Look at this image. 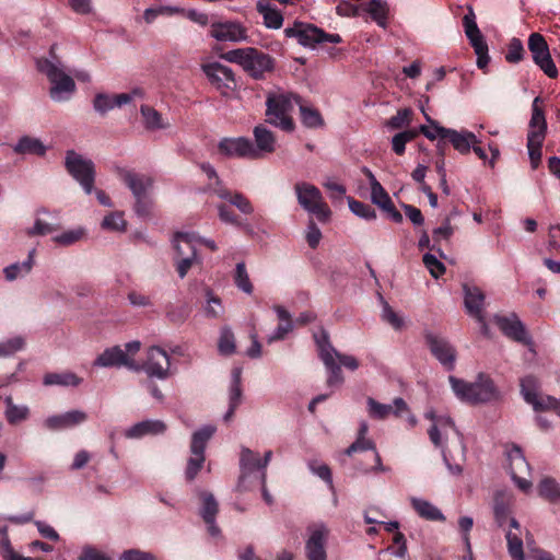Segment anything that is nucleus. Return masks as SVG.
Returning <instances> with one entry per match:
<instances>
[{
  "label": "nucleus",
  "instance_id": "53",
  "mask_svg": "<svg viewBox=\"0 0 560 560\" xmlns=\"http://www.w3.org/2000/svg\"><path fill=\"white\" fill-rule=\"evenodd\" d=\"M366 405H368L369 416L374 418V419H385L393 411V406L392 405H389V404H381V402L376 401L372 397H369L366 399Z\"/></svg>",
  "mask_w": 560,
  "mask_h": 560
},
{
  "label": "nucleus",
  "instance_id": "52",
  "mask_svg": "<svg viewBox=\"0 0 560 560\" xmlns=\"http://www.w3.org/2000/svg\"><path fill=\"white\" fill-rule=\"evenodd\" d=\"M25 346V340L21 336H15L0 341V358L11 357L21 351Z\"/></svg>",
  "mask_w": 560,
  "mask_h": 560
},
{
  "label": "nucleus",
  "instance_id": "22",
  "mask_svg": "<svg viewBox=\"0 0 560 560\" xmlns=\"http://www.w3.org/2000/svg\"><path fill=\"white\" fill-rule=\"evenodd\" d=\"M425 418L432 421V425L430 427L428 434L430 441L436 447H444L443 438H447L450 431H454L456 434H459L453 420L447 416H435L433 411H429L425 413Z\"/></svg>",
  "mask_w": 560,
  "mask_h": 560
},
{
  "label": "nucleus",
  "instance_id": "34",
  "mask_svg": "<svg viewBox=\"0 0 560 560\" xmlns=\"http://www.w3.org/2000/svg\"><path fill=\"white\" fill-rule=\"evenodd\" d=\"M36 248L28 250L27 258L22 262H13L3 269V275L7 281H14L18 278L27 276L35 265Z\"/></svg>",
  "mask_w": 560,
  "mask_h": 560
},
{
  "label": "nucleus",
  "instance_id": "37",
  "mask_svg": "<svg viewBox=\"0 0 560 560\" xmlns=\"http://www.w3.org/2000/svg\"><path fill=\"white\" fill-rule=\"evenodd\" d=\"M240 468H241V477L240 485L244 481L246 476L250 475L255 470H261L260 468V458L258 454L253 452L248 447H242L240 455Z\"/></svg>",
  "mask_w": 560,
  "mask_h": 560
},
{
  "label": "nucleus",
  "instance_id": "60",
  "mask_svg": "<svg viewBox=\"0 0 560 560\" xmlns=\"http://www.w3.org/2000/svg\"><path fill=\"white\" fill-rule=\"evenodd\" d=\"M93 107L95 112H97L98 114H106L107 112L116 107L114 95H109L106 93H97L93 101Z\"/></svg>",
  "mask_w": 560,
  "mask_h": 560
},
{
  "label": "nucleus",
  "instance_id": "43",
  "mask_svg": "<svg viewBox=\"0 0 560 560\" xmlns=\"http://www.w3.org/2000/svg\"><path fill=\"white\" fill-rule=\"evenodd\" d=\"M140 113L148 130L166 129L168 127V124L163 121L161 114L153 107L141 105Z\"/></svg>",
  "mask_w": 560,
  "mask_h": 560
},
{
  "label": "nucleus",
  "instance_id": "30",
  "mask_svg": "<svg viewBox=\"0 0 560 560\" xmlns=\"http://www.w3.org/2000/svg\"><path fill=\"white\" fill-rule=\"evenodd\" d=\"M509 555L513 560H525L521 525L516 518H510V528L505 534Z\"/></svg>",
  "mask_w": 560,
  "mask_h": 560
},
{
  "label": "nucleus",
  "instance_id": "25",
  "mask_svg": "<svg viewBox=\"0 0 560 560\" xmlns=\"http://www.w3.org/2000/svg\"><path fill=\"white\" fill-rule=\"evenodd\" d=\"M539 97H536L532 106V117L529 120V129L527 141L530 143H544L547 132V121L544 110L538 107Z\"/></svg>",
  "mask_w": 560,
  "mask_h": 560
},
{
  "label": "nucleus",
  "instance_id": "41",
  "mask_svg": "<svg viewBox=\"0 0 560 560\" xmlns=\"http://www.w3.org/2000/svg\"><path fill=\"white\" fill-rule=\"evenodd\" d=\"M86 236V230L83 226H77L73 229H69L63 231L57 235H55L51 241L62 247H68L77 244L82 241Z\"/></svg>",
  "mask_w": 560,
  "mask_h": 560
},
{
  "label": "nucleus",
  "instance_id": "58",
  "mask_svg": "<svg viewBox=\"0 0 560 560\" xmlns=\"http://www.w3.org/2000/svg\"><path fill=\"white\" fill-rule=\"evenodd\" d=\"M412 110L410 108L399 109L396 115L392 116L386 121V127L389 129H401L409 126L411 121Z\"/></svg>",
  "mask_w": 560,
  "mask_h": 560
},
{
  "label": "nucleus",
  "instance_id": "47",
  "mask_svg": "<svg viewBox=\"0 0 560 560\" xmlns=\"http://www.w3.org/2000/svg\"><path fill=\"white\" fill-rule=\"evenodd\" d=\"M298 105L300 107L302 124L306 128H319L323 126V124H324L323 117L316 108L306 106V105L302 104L301 101H300V103H298Z\"/></svg>",
  "mask_w": 560,
  "mask_h": 560
},
{
  "label": "nucleus",
  "instance_id": "61",
  "mask_svg": "<svg viewBox=\"0 0 560 560\" xmlns=\"http://www.w3.org/2000/svg\"><path fill=\"white\" fill-rule=\"evenodd\" d=\"M423 265L429 270L430 275L438 279L445 272V266L440 261L435 255L427 253L422 258Z\"/></svg>",
  "mask_w": 560,
  "mask_h": 560
},
{
  "label": "nucleus",
  "instance_id": "45",
  "mask_svg": "<svg viewBox=\"0 0 560 560\" xmlns=\"http://www.w3.org/2000/svg\"><path fill=\"white\" fill-rule=\"evenodd\" d=\"M217 211L219 219L225 223L230 224L243 230H246L247 232H252V229L248 223L242 221L238 215L232 211L226 203H219L217 205Z\"/></svg>",
  "mask_w": 560,
  "mask_h": 560
},
{
  "label": "nucleus",
  "instance_id": "42",
  "mask_svg": "<svg viewBox=\"0 0 560 560\" xmlns=\"http://www.w3.org/2000/svg\"><path fill=\"white\" fill-rule=\"evenodd\" d=\"M510 513V498L503 492H498L494 498L493 503V514L495 522L500 527H502L508 521L510 522L509 517Z\"/></svg>",
  "mask_w": 560,
  "mask_h": 560
},
{
  "label": "nucleus",
  "instance_id": "54",
  "mask_svg": "<svg viewBox=\"0 0 560 560\" xmlns=\"http://www.w3.org/2000/svg\"><path fill=\"white\" fill-rule=\"evenodd\" d=\"M525 49L520 38L513 37L509 45L505 54V60L509 63H518L524 59Z\"/></svg>",
  "mask_w": 560,
  "mask_h": 560
},
{
  "label": "nucleus",
  "instance_id": "16",
  "mask_svg": "<svg viewBox=\"0 0 560 560\" xmlns=\"http://www.w3.org/2000/svg\"><path fill=\"white\" fill-rule=\"evenodd\" d=\"M94 366L98 368H120L126 366L133 372H140V364L132 358L127 355L120 346H114L105 349L93 362Z\"/></svg>",
  "mask_w": 560,
  "mask_h": 560
},
{
  "label": "nucleus",
  "instance_id": "62",
  "mask_svg": "<svg viewBox=\"0 0 560 560\" xmlns=\"http://www.w3.org/2000/svg\"><path fill=\"white\" fill-rule=\"evenodd\" d=\"M153 209L151 195L135 197L133 210L139 218H149Z\"/></svg>",
  "mask_w": 560,
  "mask_h": 560
},
{
  "label": "nucleus",
  "instance_id": "15",
  "mask_svg": "<svg viewBox=\"0 0 560 560\" xmlns=\"http://www.w3.org/2000/svg\"><path fill=\"white\" fill-rule=\"evenodd\" d=\"M210 36L218 42L240 43L247 40V30L238 21L225 20L211 23Z\"/></svg>",
  "mask_w": 560,
  "mask_h": 560
},
{
  "label": "nucleus",
  "instance_id": "56",
  "mask_svg": "<svg viewBox=\"0 0 560 560\" xmlns=\"http://www.w3.org/2000/svg\"><path fill=\"white\" fill-rule=\"evenodd\" d=\"M202 499V508L200 510V515L203 521H208L211 518H215L218 514V502L211 493L203 492L201 494Z\"/></svg>",
  "mask_w": 560,
  "mask_h": 560
},
{
  "label": "nucleus",
  "instance_id": "11",
  "mask_svg": "<svg viewBox=\"0 0 560 560\" xmlns=\"http://www.w3.org/2000/svg\"><path fill=\"white\" fill-rule=\"evenodd\" d=\"M424 340L432 355L447 370L452 371L456 362V349L445 337L431 330L424 331Z\"/></svg>",
  "mask_w": 560,
  "mask_h": 560
},
{
  "label": "nucleus",
  "instance_id": "64",
  "mask_svg": "<svg viewBox=\"0 0 560 560\" xmlns=\"http://www.w3.org/2000/svg\"><path fill=\"white\" fill-rule=\"evenodd\" d=\"M78 560H112V558L96 547L88 544L81 548Z\"/></svg>",
  "mask_w": 560,
  "mask_h": 560
},
{
  "label": "nucleus",
  "instance_id": "59",
  "mask_svg": "<svg viewBox=\"0 0 560 560\" xmlns=\"http://www.w3.org/2000/svg\"><path fill=\"white\" fill-rule=\"evenodd\" d=\"M58 229L57 225L50 224L40 218H36L33 226L26 229L25 233L27 236H45L51 234Z\"/></svg>",
  "mask_w": 560,
  "mask_h": 560
},
{
  "label": "nucleus",
  "instance_id": "17",
  "mask_svg": "<svg viewBox=\"0 0 560 560\" xmlns=\"http://www.w3.org/2000/svg\"><path fill=\"white\" fill-rule=\"evenodd\" d=\"M218 150L226 158L255 160L254 142L245 137L223 138Z\"/></svg>",
  "mask_w": 560,
  "mask_h": 560
},
{
  "label": "nucleus",
  "instance_id": "6",
  "mask_svg": "<svg viewBox=\"0 0 560 560\" xmlns=\"http://www.w3.org/2000/svg\"><path fill=\"white\" fill-rule=\"evenodd\" d=\"M215 431L217 428L214 425L206 424L192 433L190 443L191 455L187 462V467L185 470V477L188 481L194 480L202 468L207 443L215 433Z\"/></svg>",
  "mask_w": 560,
  "mask_h": 560
},
{
  "label": "nucleus",
  "instance_id": "51",
  "mask_svg": "<svg viewBox=\"0 0 560 560\" xmlns=\"http://www.w3.org/2000/svg\"><path fill=\"white\" fill-rule=\"evenodd\" d=\"M101 226L107 231L125 232L127 222L121 212H112L103 219Z\"/></svg>",
  "mask_w": 560,
  "mask_h": 560
},
{
  "label": "nucleus",
  "instance_id": "40",
  "mask_svg": "<svg viewBox=\"0 0 560 560\" xmlns=\"http://www.w3.org/2000/svg\"><path fill=\"white\" fill-rule=\"evenodd\" d=\"M508 460H509V470L511 477H515V475L522 474L524 471L529 470V465L518 446H512L508 453Z\"/></svg>",
  "mask_w": 560,
  "mask_h": 560
},
{
  "label": "nucleus",
  "instance_id": "7",
  "mask_svg": "<svg viewBox=\"0 0 560 560\" xmlns=\"http://www.w3.org/2000/svg\"><path fill=\"white\" fill-rule=\"evenodd\" d=\"M289 38H296L300 45L308 48H315L317 44L329 42L339 44L342 38L339 34H329L322 28L303 22H295L292 26L284 30Z\"/></svg>",
  "mask_w": 560,
  "mask_h": 560
},
{
  "label": "nucleus",
  "instance_id": "32",
  "mask_svg": "<svg viewBox=\"0 0 560 560\" xmlns=\"http://www.w3.org/2000/svg\"><path fill=\"white\" fill-rule=\"evenodd\" d=\"M174 249L184 254L183 245H186L188 249L196 248L198 245H205L211 250H217V244L213 240L205 238L195 232H178L173 240Z\"/></svg>",
  "mask_w": 560,
  "mask_h": 560
},
{
  "label": "nucleus",
  "instance_id": "12",
  "mask_svg": "<svg viewBox=\"0 0 560 560\" xmlns=\"http://www.w3.org/2000/svg\"><path fill=\"white\" fill-rule=\"evenodd\" d=\"M140 368L149 377L166 380L171 375V358L162 348L152 346L148 349L147 359Z\"/></svg>",
  "mask_w": 560,
  "mask_h": 560
},
{
  "label": "nucleus",
  "instance_id": "13",
  "mask_svg": "<svg viewBox=\"0 0 560 560\" xmlns=\"http://www.w3.org/2000/svg\"><path fill=\"white\" fill-rule=\"evenodd\" d=\"M308 538L305 541L307 560H327L326 545L329 529L324 523H316L307 528Z\"/></svg>",
  "mask_w": 560,
  "mask_h": 560
},
{
  "label": "nucleus",
  "instance_id": "55",
  "mask_svg": "<svg viewBox=\"0 0 560 560\" xmlns=\"http://www.w3.org/2000/svg\"><path fill=\"white\" fill-rule=\"evenodd\" d=\"M234 281L236 287L243 292L250 294L253 292V284L249 280L246 266L244 262L236 264Z\"/></svg>",
  "mask_w": 560,
  "mask_h": 560
},
{
  "label": "nucleus",
  "instance_id": "5",
  "mask_svg": "<svg viewBox=\"0 0 560 560\" xmlns=\"http://www.w3.org/2000/svg\"><path fill=\"white\" fill-rule=\"evenodd\" d=\"M294 191L299 205L308 213L316 215L320 222H326L331 212L324 201L320 190L306 182L296 183Z\"/></svg>",
  "mask_w": 560,
  "mask_h": 560
},
{
  "label": "nucleus",
  "instance_id": "1",
  "mask_svg": "<svg viewBox=\"0 0 560 560\" xmlns=\"http://www.w3.org/2000/svg\"><path fill=\"white\" fill-rule=\"evenodd\" d=\"M37 69L45 73L51 84L49 95L55 102H66L70 100L75 91L73 79L63 70L62 63L55 59L37 60Z\"/></svg>",
  "mask_w": 560,
  "mask_h": 560
},
{
  "label": "nucleus",
  "instance_id": "35",
  "mask_svg": "<svg viewBox=\"0 0 560 560\" xmlns=\"http://www.w3.org/2000/svg\"><path fill=\"white\" fill-rule=\"evenodd\" d=\"M256 8L258 13L262 16L266 27L278 30L282 26V13L268 0H259L256 4Z\"/></svg>",
  "mask_w": 560,
  "mask_h": 560
},
{
  "label": "nucleus",
  "instance_id": "49",
  "mask_svg": "<svg viewBox=\"0 0 560 560\" xmlns=\"http://www.w3.org/2000/svg\"><path fill=\"white\" fill-rule=\"evenodd\" d=\"M0 553L5 560H34L31 557H23L14 552L5 526L0 527Z\"/></svg>",
  "mask_w": 560,
  "mask_h": 560
},
{
  "label": "nucleus",
  "instance_id": "48",
  "mask_svg": "<svg viewBox=\"0 0 560 560\" xmlns=\"http://www.w3.org/2000/svg\"><path fill=\"white\" fill-rule=\"evenodd\" d=\"M189 250V254L185 253L184 254H180L179 252H176V265H177V272H178V276L183 279L187 272L189 271V269L192 267L194 264L198 262L199 259L197 257V249L196 248H191V249H188Z\"/></svg>",
  "mask_w": 560,
  "mask_h": 560
},
{
  "label": "nucleus",
  "instance_id": "10",
  "mask_svg": "<svg viewBox=\"0 0 560 560\" xmlns=\"http://www.w3.org/2000/svg\"><path fill=\"white\" fill-rule=\"evenodd\" d=\"M528 49L532 54L534 63L549 78L558 77V69L553 62L548 44L545 37L539 33H532L528 37Z\"/></svg>",
  "mask_w": 560,
  "mask_h": 560
},
{
  "label": "nucleus",
  "instance_id": "50",
  "mask_svg": "<svg viewBox=\"0 0 560 560\" xmlns=\"http://www.w3.org/2000/svg\"><path fill=\"white\" fill-rule=\"evenodd\" d=\"M307 467L313 475L324 480L330 489H334L332 475L328 465L316 459H310L307 460Z\"/></svg>",
  "mask_w": 560,
  "mask_h": 560
},
{
  "label": "nucleus",
  "instance_id": "38",
  "mask_svg": "<svg viewBox=\"0 0 560 560\" xmlns=\"http://www.w3.org/2000/svg\"><path fill=\"white\" fill-rule=\"evenodd\" d=\"M13 151L18 154H36L43 156L45 155L47 148L39 139L23 136L13 147Z\"/></svg>",
  "mask_w": 560,
  "mask_h": 560
},
{
  "label": "nucleus",
  "instance_id": "18",
  "mask_svg": "<svg viewBox=\"0 0 560 560\" xmlns=\"http://www.w3.org/2000/svg\"><path fill=\"white\" fill-rule=\"evenodd\" d=\"M202 70L211 84L221 91L222 94L233 90L235 82L231 68L219 62H211L203 65Z\"/></svg>",
  "mask_w": 560,
  "mask_h": 560
},
{
  "label": "nucleus",
  "instance_id": "8",
  "mask_svg": "<svg viewBox=\"0 0 560 560\" xmlns=\"http://www.w3.org/2000/svg\"><path fill=\"white\" fill-rule=\"evenodd\" d=\"M65 166L68 173L80 184L85 194L93 191L95 166L92 160L84 158L73 150L66 153Z\"/></svg>",
  "mask_w": 560,
  "mask_h": 560
},
{
  "label": "nucleus",
  "instance_id": "57",
  "mask_svg": "<svg viewBox=\"0 0 560 560\" xmlns=\"http://www.w3.org/2000/svg\"><path fill=\"white\" fill-rule=\"evenodd\" d=\"M349 209L351 212L362 219L365 220H375L376 219V212L375 210L368 203H364L362 201H358L354 199H349Z\"/></svg>",
  "mask_w": 560,
  "mask_h": 560
},
{
  "label": "nucleus",
  "instance_id": "44",
  "mask_svg": "<svg viewBox=\"0 0 560 560\" xmlns=\"http://www.w3.org/2000/svg\"><path fill=\"white\" fill-rule=\"evenodd\" d=\"M539 495L551 503L560 502V485L552 478H544L538 486Z\"/></svg>",
  "mask_w": 560,
  "mask_h": 560
},
{
  "label": "nucleus",
  "instance_id": "19",
  "mask_svg": "<svg viewBox=\"0 0 560 560\" xmlns=\"http://www.w3.org/2000/svg\"><path fill=\"white\" fill-rule=\"evenodd\" d=\"M494 322L508 338L523 345H529L532 342L524 324L516 314H511L510 316L497 315L494 316Z\"/></svg>",
  "mask_w": 560,
  "mask_h": 560
},
{
  "label": "nucleus",
  "instance_id": "20",
  "mask_svg": "<svg viewBox=\"0 0 560 560\" xmlns=\"http://www.w3.org/2000/svg\"><path fill=\"white\" fill-rule=\"evenodd\" d=\"M88 420L86 412L74 409L59 415H52L44 420V427L49 431H62L74 428Z\"/></svg>",
  "mask_w": 560,
  "mask_h": 560
},
{
  "label": "nucleus",
  "instance_id": "14",
  "mask_svg": "<svg viewBox=\"0 0 560 560\" xmlns=\"http://www.w3.org/2000/svg\"><path fill=\"white\" fill-rule=\"evenodd\" d=\"M319 348V358L323 361L327 370V385L328 387H339L343 384V375L341 372L340 364L334 358L336 349L327 340V336H324L322 340L317 339Z\"/></svg>",
  "mask_w": 560,
  "mask_h": 560
},
{
  "label": "nucleus",
  "instance_id": "3",
  "mask_svg": "<svg viewBox=\"0 0 560 560\" xmlns=\"http://www.w3.org/2000/svg\"><path fill=\"white\" fill-rule=\"evenodd\" d=\"M225 59L240 65L254 79H261L273 69V59L253 47L230 50L225 54Z\"/></svg>",
  "mask_w": 560,
  "mask_h": 560
},
{
  "label": "nucleus",
  "instance_id": "21",
  "mask_svg": "<svg viewBox=\"0 0 560 560\" xmlns=\"http://www.w3.org/2000/svg\"><path fill=\"white\" fill-rule=\"evenodd\" d=\"M464 305L469 316L474 317L479 324L486 327V318L483 314L485 294L475 285L464 284Z\"/></svg>",
  "mask_w": 560,
  "mask_h": 560
},
{
  "label": "nucleus",
  "instance_id": "27",
  "mask_svg": "<svg viewBox=\"0 0 560 560\" xmlns=\"http://www.w3.org/2000/svg\"><path fill=\"white\" fill-rule=\"evenodd\" d=\"M122 180L131 190L133 198L151 195L154 186V179L151 176L132 171H125Z\"/></svg>",
  "mask_w": 560,
  "mask_h": 560
},
{
  "label": "nucleus",
  "instance_id": "39",
  "mask_svg": "<svg viewBox=\"0 0 560 560\" xmlns=\"http://www.w3.org/2000/svg\"><path fill=\"white\" fill-rule=\"evenodd\" d=\"M4 416L10 424H18L30 417V408L26 405H15L11 396L4 398Z\"/></svg>",
  "mask_w": 560,
  "mask_h": 560
},
{
  "label": "nucleus",
  "instance_id": "36",
  "mask_svg": "<svg viewBox=\"0 0 560 560\" xmlns=\"http://www.w3.org/2000/svg\"><path fill=\"white\" fill-rule=\"evenodd\" d=\"M82 378L75 373L70 371L51 372L43 377L45 386H60V387H78L82 383Z\"/></svg>",
  "mask_w": 560,
  "mask_h": 560
},
{
  "label": "nucleus",
  "instance_id": "24",
  "mask_svg": "<svg viewBox=\"0 0 560 560\" xmlns=\"http://www.w3.org/2000/svg\"><path fill=\"white\" fill-rule=\"evenodd\" d=\"M439 130L443 136H446V140H448L453 148L460 154H468L474 144L480 143L477 136L466 129L456 130L452 128H441Z\"/></svg>",
  "mask_w": 560,
  "mask_h": 560
},
{
  "label": "nucleus",
  "instance_id": "23",
  "mask_svg": "<svg viewBox=\"0 0 560 560\" xmlns=\"http://www.w3.org/2000/svg\"><path fill=\"white\" fill-rule=\"evenodd\" d=\"M354 9V16L369 15L380 27H387L389 8L385 0H369Z\"/></svg>",
  "mask_w": 560,
  "mask_h": 560
},
{
  "label": "nucleus",
  "instance_id": "2",
  "mask_svg": "<svg viewBox=\"0 0 560 560\" xmlns=\"http://www.w3.org/2000/svg\"><path fill=\"white\" fill-rule=\"evenodd\" d=\"M298 103L300 97L290 93L269 94L266 100L267 121L284 131H293L291 113Z\"/></svg>",
  "mask_w": 560,
  "mask_h": 560
},
{
  "label": "nucleus",
  "instance_id": "31",
  "mask_svg": "<svg viewBox=\"0 0 560 560\" xmlns=\"http://www.w3.org/2000/svg\"><path fill=\"white\" fill-rule=\"evenodd\" d=\"M166 430V424L161 420H143L135 423L125 431L127 439H141L145 435L162 434Z\"/></svg>",
  "mask_w": 560,
  "mask_h": 560
},
{
  "label": "nucleus",
  "instance_id": "63",
  "mask_svg": "<svg viewBox=\"0 0 560 560\" xmlns=\"http://www.w3.org/2000/svg\"><path fill=\"white\" fill-rule=\"evenodd\" d=\"M224 312L221 300L214 296L211 292H207V303L205 306V314L210 318H218Z\"/></svg>",
  "mask_w": 560,
  "mask_h": 560
},
{
  "label": "nucleus",
  "instance_id": "9",
  "mask_svg": "<svg viewBox=\"0 0 560 560\" xmlns=\"http://www.w3.org/2000/svg\"><path fill=\"white\" fill-rule=\"evenodd\" d=\"M538 389L539 384L535 376L527 375L521 380V394L535 411L551 410L560 417V400L549 395H542Z\"/></svg>",
  "mask_w": 560,
  "mask_h": 560
},
{
  "label": "nucleus",
  "instance_id": "29",
  "mask_svg": "<svg viewBox=\"0 0 560 560\" xmlns=\"http://www.w3.org/2000/svg\"><path fill=\"white\" fill-rule=\"evenodd\" d=\"M213 194L220 199L225 200L229 205L235 207L243 214L249 215L254 213V206L250 200L238 191H232L225 187H213Z\"/></svg>",
  "mask_w": 560,
  "mask_h": 560
},
{
  "label": "nucleus",
  "instance_id": "46",
  "mask_svg": "<svg viewBox=\"0 0 560 560\" xmlns=\"http://www.w3.org/2000/svg\"><path fill=\"white\" fill-rule=\"evenodd\" d=\"M236 350L235 337L229 326H223L220 329V337L218 340V351L222 355H232Z\"/></svg>",
  "mask_w": 560,
  "mask_h": 560
},
{
  "label": "nucleus",
  "instance_id": "33",
  "mask_svg": "<svg viewBox=\"0 0 560 560\" xmlns=\"http://www.w3.org/2000/svg\"><path fill=\"white\" fill-rule=\"evenodd\" d=\"M410 504L419 517L431 522H444L445 516L442 511L429 500L418 497L409 499Z\"/></svg>",
  "mask_w": 560,
  "mask_h": 560
},
{
  "label": "nucleus",
  "instance_id": "28",
  "mask_svg": "<svg viewBox=\"0 0 560 560\" xmlns=\"http://www.w3.org/2000/svg\"><path fill=\"white\" fill-rule=\"evenodd\" d=\"M254 151L255 160L260 159L265 154H270L276 150L275 135L264 125L254 128Z\"/></svg>",
  "mask_w": 560,
  "mask_h": 560
},
{
  "label": "nucleus",
  "instance_id": "4",
  "mask_svg": "<svg viewBox=\"0 0 560 560\" xmlns=\"http://www.w3.org/2000/svg\"><path fill=\"white\" fill-rule=\"evenodd\" d=\"M456 397L470 404L487 402L495 398L497 392L493 382L480 374L476 382L468 383L455 376L448 377Z\"/></svg>",
  "mask_w": 560,
  "mask_h": 560
},
{
  "label": "nucleus",
  "instance_id": "26",
  "mask_svg": "<svg viewBox=\"0 0 560 560\" xmlns=\"http://www.w3.org/2000/svg\"><path fill=\"white\" fill-rule=\"evenodd\" d=\"M466 14L463 18V26L465 31V35L467 39L469 40V44L474 48L475 51H481L482 49L488 47V44L480 32L477 22H476V14L474 11V8L468 4L466 7Z\"/></svg>",
  "mask_w": 560,
  "mask_h": 560
}]
</instances>
